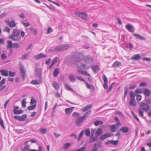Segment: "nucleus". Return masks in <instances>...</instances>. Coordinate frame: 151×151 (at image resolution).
Listing matches in <instances>:
<instances>
[{"label":"nucleus","mask_w":151,"mask_h":151,"mask_svg":"<svg viewBox=\"0 0 151 151\" xmlns=\"http://www.w3.org/2000/svg\"><path fill=\"white\" fill-rule=\"evenodd\" d=\"M91 111L90 110L86 112L82 116H80L77 118L76 122L75 124L77 126H80L83 121L85 120L88 115L90 114Z\"/></svg>","instance_id":"nucleus-1"},{"label":"nucleus","mask_w":151,"mask_h":151,"mask_svg":"<svg viewBox=\"0 0 151 151\" xmlns=\"http://www.w3.org/2000/svg\"><path fill=\"white\" fill-rule=\"evenodd\" d=\"M70 46L69 44H64L59 45L54 48V51L55 52H63L70 48Z\"/></svg>","instance_id":"nucleus-2"},{"label":"nucleus","mask_w":151,"mask_h":151,"mask_svg":"<svg viewBox=\"0 0 151 151\" xmlns=\"http://www.w3.org/2000/svg\"><path fill=\"white\" fill-rule=\"evenodd\" d=\"M20 33V31L19 30L17 29H14L12 33L9 36V38L11 39L12 40L14 41H18L21 38L20 37L19 39H17L14 37L18 36Z\"/></svg>","instance_id":"nucleus-3"},{"label":"nucleus","mask_w":151,"mask_h":151,"mask_svg":"<svg viewBox=\"0 0 151 151\" xmlns=\"http://www.w3.org/2000/svg\"><path fill=\"white\" fill-rule=\"evenodd\" d=\"M19 69L21 75L22 77V79L24 81L26 75V70L25 69L24 67L22 65H21L20 66Z\"/></svg>","instance_id":"nucleus-4"},{"label":"nucleus","mask_w":151,"mask_h":151,"mask_svg":"<svg viewBox=\"0 0 151 151\" xmlns=\"http://www.w3.org/2000/svg\"><path fill=\"white\" fill-rule=\"evenodd\" d=\"M36 73L35 75L36 77H37L39 79H41L42 69L40 68H37V66L35 67Z\"/></svg>","instance_id":"nucleus-5"},{"label":"nucleus","mask_w":151,"mask_h":151,"mask_svg":"<svg viewBox=\"0 0 151 151\" xmlns=\"http://www.w3.org/2000/svg\"><path fill=\"white\" fill-rule=\"evenodd\" d=\"M78 15L83 19L87 20V15L86 13L83 12H79L78 13Z\"/></svg>","instance_id":"nucleus-6"},{"label":"nucleus","mask_w":151,"mask_h":151,"mask_svg":"<svg viewBox=\"0 0 151 151\" xmlns=\"http://www.w3.org/2000/svg\"><path fill=\"white\" fill-rule=\"evenodd\" d=\"M27 117V115L26 114H24L20 116H14V118L19 121H23L25 120Z\"/></svg>","instance_id":"nucleus-7"},{"label":"nucleus","mask_w":151,"mask_h":151,"mask_svg":"<svg viewBox=\"0 0 151 151\" xmlns=\"http://www.w3.org/2000/svg\"><path fill=\"white\" fill-rule=\"evenodd\" d=\"M83 60L85 62L89 63H92L94 61L93 58L90 55H87L84 57Z\"/></svg>","instance_id":"nucleus-8"},{"label":"nucleus","mask_w":151,"mask_h":151,"mask_svg":"<svg viewBox=\"0 0 151 151\" xmlns=\"http://www.w3.org/2000/svg\"><path fill=\"white\" fill-rule=\"evenodd\" d=\"M140 107L141 109L145 111H147L150 109V106L145 103H143L140 105Z\"/></svg>","instance_id":"nucleus-9"},{"label":"nucleus","mask_w":151,"mask_h":151,"mask_svg":"<svg viewBox=\"0 0 151 151\" xmlns=\"http://www.w3.org/2000/svg\"><path fill=\"white\" fill-rule=\"evenodd\" d=\"M125 28L128 31L131 32H133L135 31V29L133 26L130 24L126 25Z\"/></svg>","instance_id":"nucleus-10"},{"label":"nucleus","mask_w":151,"mask_h":151,"mask_svg":"<svg viewBox=\"0 0 151 151\" xmlns=\"http://www.w3.org/2000/svg\"><path fill=\"white\" fill-rule=\"evenodd\" d=\"M81 54H77L73 57V60L75 62H78L81 61Z\"/></svg>","instance_id":"nucleus-11"},{"label":"nucleus","mask_w":151,"mask_h":151,"mask_svg":"<svg viewBox=\"0 0 151 151\" xmlns=\"http://www.w3.org/2000/svg\"><path fill=\"white\" fill-rule=\"evenodd\" d=\"M141 58V57L139 54H137L133 55L131 58V60H138Z\"/></svg>","instance_id":"nucleus-12"},{"label":"nucleus","mask_w":151,"mask_h":151,"mask_svg":"<svg viewBox=\"0 0 151 151\" xmlns=\"http://www.w3.org/2000/svg\"><path fill=\"white\" fill-rule=\"evenodd\" d=\"M47 55L41 53L35 56V58L37 60L39 59L40 58H46Z\"/></svg>","instance_id":"nucleus-13"},{"label":"nucleus","mask_w":151,"mask_h":151,"mask_svg":"<svg viewBox=\"0 0 151 151\" xmlns=\"http://www.w3.org/2000/svg\"><path fill=\"white\" fill-rule=\"evenodd\" d=\"M133 36L135 37L138 39L139 40H146V39L145 37L141 36L140 35L137 34L133 33Z\"/></svg>","instance_id":"nucleus-14"},{"label":"nucleus","mask_w":151,"mask_h":151,"mask_svg":"<svg viewBox=\"0 0 151 151\" xmlns=\"http://www.w3.org/2000/svg\"><path fill=\"white\" fill-rule=\"evenodd\" d=\"M75 108L74 107H73L69 108H67L65 109V111L66 115H68L72 113L73 109Z\"/></svg>","instance_id":"nucleus-15"},{"label":"nucleus","mask_w":151,"mask_h":151,"mask_svg":"<svg viewBox=\"0 0 151 151\" xmlns=\"http://www.w3.org/2000/svg\"><path fill=\"white\" fill-rule=\"evenodd\" d=\"M98 136H96L94 137L93 136H91L90 137V140L89 142L90 143H92L93 142H96L98 140Z\"/></svg>","instance_id":"nucleus-16"},{"label":"nucleus","mask_w":151,"mask_h":151,"mask_svg":"<svg viewBox=\"0 0 151 151\" xmlns=\"http://www.w3.org/2000/svg\"><path fill=\"white\" fill-rule=\"evenodd\" d=\"M92 107V105L91 104H89L88 105L86 106L85 107L83 108L81 111L83 112H85L89 110V109L91 108Z\"/></svg>","instance_id":"nucleus-17"},{"label":"nucleus","mask_w":151,"mask_h":151,"mask_svg":"<svg viewBox=\"0 0 151 151\" xmlns=\"http://www.w3.org/2000/svg\"><path fill=\"white\" fill-rule=\"evenodd\" d=\"M129 128L126 127H123L120 129V130L123 133H126L127 132L129 131Z\"/></svg>","instance_id":"nucleus-18"},{"label":"nucleus","mask_w":151,"mask_h":151,"mask_svg":"<svg viewBox=\"0 0 151 151\" xmlns=\"http://www.w3.org/2000/svg\"><path fill=\"white\" fill-rule=\"evenodd\" d=\"M42 81V79L39 80H32L31 82L30 83L34 85H37L39 84Z\"/></svg>","instance_id":"nucleus-19"},{"label":"nucleus","mask_w":151,"mask_h":151,"mask_svg":"<svg viewBox=\"0 0 151 151\" xmlns=\"http://www.w3.org/2000/svg\"><path fill=\"white\" fill-rule=\"evenodd\" d=\"M143 93L145 96H149L151 94V91L147 88H145L143 90Z\"/></svg>","instance_id":"nucleus-20"},{"label":"nucleus","mask_w":151,"mask_h":151,"mask_svg":"<svg viewBox=\"0 0 151 151\" xmlns=\"http://www.w3.org/2000/svg\"><path fill=\"white\" fill-rule=\"evenodd\" d=\"M52 85L56 90H57L60 88L59 83L56 81L52 83Z\"/></svg>","instance_id":"nucleus-21"},{"label":"nucleus","mask_w":151,"mask_h":151,"mask_svg":"<svg viewBox=\"0 0 151 151\" xmlns=\"http://www.w3.org/2000/svg\"><path fill=\"white\" fill-rule=\"evenodd\" d=\"M59 73V69L58 68H55L54 70L53 75L54 77H56Z\"/></svg>","instance_id":"nucleus-22"},{"label":"nucleus","mask_w":151,"mask_h":151,"mask_svg":"<svg viewBox=\"0 0 151 151\" xmlns=\"http://www.w3.org/2000/svg\"><path fill=\"white\" fill-rule=\"evenodd\" d=\"M0 73H1V74L5 76H7L8 74V71L7 70H0Z\"/></svg>","instance_id":"nucleus-23"},{"label":"nucleus","mask_w":151,"mask_h":151,"mask_svg":"<svg viewBox=\"0 0 151 151\" xmlns=\"http://www.w3.org/2000/svg\"><path fill=\"white\" fill-rule=\"evenodd\" d=\"M16 24L14 20H12L9 23V26L11 28H12L16 26Z\"/></svg>","instance_id":"nucleus-24"},{"label":"nucleus","mask_w":151,"mask_h":151,"mask_svg":"<svg viewBox=\"0 0 151 151\" xmlns=\"http://www.w3.org/2000/svg\"><path fill=\"white\" fill-rule=\"evenodd\" d=\"M69 79L71 82H75L76 81L74 76L73 74H70L69 75Z\"/></svg>","instance_id":"nucleus-25"},{"label":"nucleus","mask_w":151,"mask_h":151,"mask_svg":"<svg viewBox=\"0 0 151 151\" xmlns=\"http://www.w3.org/2000/svg\"><path fill=\"white\" fill-rule=\"evenodd\" d=\"M135 102V99H131L129 101V105L134 106H135L136 104Z\"/></svg>","instance_id":"nucleus-26"},{"label":"nucleus","mask_w":151,"mask_h":151,"mask_svg":"<svg viewBox=\"0 0 151 151\" xmlns=\"http://www.w3.org/2000/svg\"><path fill=\"white\" fill-rule=\"evenodd\" d=\"M103 133L102 129L101 128L98 129L96 132V134L98 136L100 135Z\"/></svg>","instance_id":"nucleus-27"},{"label":"nucleus","mask_w":151,"mask_h":151,"mask_svg":"<svg viewBox=\"0 0 151 151\" xmlns=\"http://www.w3.org/2000/svg\"><path fill=\"white\" fill-rule=\"evenodd\" d=\"M121 65V63L120 62L117 61H116L112 65V67H116L119 66Z\"/></svg>","instance_id":"nucleus-28"},{"label":"nucleus","mask_w":151,"mask_h":151,"mask_svg":"<svg viewBox=\"0 0 151 151\" xmlns=\"http://www.w3.org/2000/svg\"><path fill=\"white\" fill-rule=\"evenodd\" d=\"M13 47V44L11 40H9L8 41V44L7 46V49L12 48Z\"/></svg>","instance_id":"nucleus-29"},{"label":"nucleus","mask_w":151,"mask_h":151,"mask_svg":"<svg viewBox=\"0 0 151 151\" xmlns=\"http://www.w3.org/2000/svg\"><path fill=\"white\" fill-rule=\"evenodd\" d=\"M78 71L81 73L82 75H86L90 77L91 75L90 74L88 73L86 71H83L81 70H80L78 69Z\"/></svg>","instance_id":"nucleus-30"},{"label":"nucleus","mask_w":151,"mask_h":151,"mask_svg":"<svg viewBox=\"0 0 151 151\" xmlns=\"http://www.w3.org/2000/svg\"><path fill=\"white\" fill-rule=\"evenodd\" d=\"M116 128L117 127L115 124L112 125L110 127V130L112 132H114L116 131Z\"/></svg>","instance_id":"nucleus-31"},{"label":"nucleus","mask_w":151,"mask_h":151,"mask_svg":"<svg viewBox=\"0 0 151 151\" xmlns=\"http://www.w3.org/2000/svg\"><path fill=\"white\" fill-rule=\"evenodd\" d=\"M29 29L30 31L33 33L34 35H37V31L36 28H33L32 27H30Z\"/></svg>","instance_id":"nucleus-32"},{"label":"nucleus","mask_w":151,"mask_h":151,"mask_svg":"<svg viewBox=\"0 0 151 151\" xmlns=\"http://www.w3.org/2000/svg\"><path fill=\"white\" fill-rule=\"evenodd\" d=\"M30 54V52H28L26 54H25L22 55V59H27V56H29Z\"/></svg>","instance_id":"nucleus-33"},{"label":"nucleus","mask_w":151,"mask_h":151,"mask_svg":"<svg viewBox=\"0 0 151 151\" xmlns=\"http://www.w3.org/2000/svg\"><path fill=\"white\" fill-rule=\"evenodd\" d=\"M14 113L15 114H22L23 113V111L22 110H15L13 109Z\"/></svg>","instance_id":"nucleus-34"},{"label":"nucleus","mask_w":151,"mask_h":151,"mask_svg":"<svg viewBox=\"0 0 151 151\" xmlns=\"http://www.w3.org/2000/svg\"><path fill=\"white\" fill-rule=\"evenodd\" d=\"M91 69L92 70L95 72L99 70V69L98 66L93 65L91 66Z\"/></svg>","instance_id":"nucleus-35"},{"label":"nucleus","mask_w":151,"mask_h":151,"mask_svg":"<svg viewBox=\"0 0 151 151\" xmlns=\"http://www.w3.org/2000/svg\"><path fill=\"white\" fill-rule=\"evenodd\" d=\"M138 111L139 113V115L141 117H143V110L139 108L138 109Z\"/></svg>","instance_id":"nucleus-36"},{"label":"nucleus","mask_w":151,"mask_h":151,"mask_svg":"<svg viewBox=\"0 0 151 151\" xmlns=\"http://www.w3.org/2000/svg\"><path fill=\"white\" fill-rule=\"evenodd\" d=\"M103 123V122L100 121H96L94 123V125L96 126H97L99 125H102Z\"/></svg>","instance_id":"nucleus-37"},{"label":"nucleus","mask_w":151,"mask_h":151,"mask_svg":"<svg viewBox=\"0 0 151 151\" xmlns=\"http://www.w3.org/2000/svg\"><path fill=\"white\" fill-rule=\"evenodd\" d=\"M124 99H125L126 96L128 92V88L127 86H125L124 87Z\"/></svg>","instance_id":"nucleus-38"},{"label":"nucleus","mask_w":151,"mask_h":151,"mask_svg":"<svg viewBox=\"0 0 151 151\" xmlns=\"http://www.w3.org/2000/svg\"><path fill=\"white\" fill-rule=\"evenodd\" d=\"M59 60V58L58 57L55 58L52 60V63L54 65V64L57 63L58 61Z\"/></svg>","instance_id":"nucleus-39"},{"label":"nucleus","mask_w":151,"mask_h":151,"mask_svg":"<svg viewBox=\"0 0 151 151\" xmlns=\"http://www.w3.org/2000/svg\"><path fill=\"white\" fill-rule=\"evenodd\" d=\"M85 135L87 137L90 136V131L89 129H85Z\"/></svg>","instance_id":"nucleus-40"},{"label":"nucleus","mask_w":151,"mask_h":151,"mask_svg":"<svg viewBox=\"0 0 151 151\" xmlns=\"http://www.w3.org/2000/svg\"><path fill=\"white\" fill-rule=\"evenodd\" d=\"M71 145V144L69 143H67L65 144L63 147L64 150H67Z\"/></svg>","instance_id":"nucleus-41"},{"label":"nucleus","mask_w":151,"mask_h":151,"mask_svg":"<svg viewBox=\"0 0 151 151\" xmlns=\"http://www.w3.org/2000/svg\"><path fill=\"white\" fill-rule=\"evenodd\" d=\"M14 130L16 132L19 134L23 133L24 132V130L23 129H14Z\"/></svg>","instance_id":"nucleus-42"},{"label":"nucleus","mask_w":151,"mask_h":151,"mask_svg":"<svg viewBox=\"0 0 151 151\" xmlns=\"http://www.w3.org/2000/svg\"><path fill=\"white\" fill-rule=\"evenodd\" d=\"M13 47L14 49H17L20 47V45L18 43H14L13 44Z\"/></svg>","instance_id":"nucleus-43"},{"label":"nucleus","mask_w":151,"mask_h":151,"mask_svg":"<svg viewBox=\"0 0 151 151\" xmlns=\"http://www.w3.org/2000/svg\"><path fill=\"white\" fill-rule=\"evenodd\" d=\"M36 105L35 104L33 106H30L27 108V109L29 111H31L33 110L35 108H36Z\"/></svg>","instance_id":"nucleus-44"},{"label":"nucleus","mask_w":151,"mask_h":151,"mask_svg":"<svg viewBox=\"0 0 151 151\" xmlns=\"http://www.w3.org/2000/svg\"><path fill=\"white\" fill-rule=\"evenodd\" d=\"M26 99L24 98L23 99L22 101V106L23 108H25L26 107Z\"/></svg>","instance_id":"nucleus-45"},{"label":"nucleus","mask_w":151,"mask_h":151,"mask_svg":"<svg viewBox=\"0 0 151 151\" xmlns=\"http://www.w3.org/2000/svg\"><path fill=\"white\" fill-rule=\"evenodd\" d=\"M84 131L83 130H82L78 138V141H79L81 139L82 135L84 134Z\"/></svg>","instance_id":"nucleus-46"},{"label":"nucleus","mask_w":151,"mask_h":151,"mask_svg":"<svg viewBox=\"0 0 151 151\" xmlns=\"http://www.w3.org/2000/svg\"><path fill=\"white\" fill-rule=\"evenodd\" d=\"M111 144L113 145L116 146L118 144V141L117 140H111Z\"/></svg>","instance_id":"nucleus-47"},{"label":"nucleus","mask_w":151,"mask_h":151,"mask_svg":"<svg viewBox=\"0 0 151 151\" xmlns=\"http://www.w3.org/2000/svg\"><path fill=\"white\" fill-rule=\"evenodd\" d=\"M16 73L14 72H12L11 71L9 72V75L11 77L14 76L15 75Z\"/></svg>","instance_id":"nucleus-48"},{"label":"nucleus","mask_w":151,"mask_h":151,"mask_svg":"<svg viewBox=\"0 0 151 151\" xmlns=\"http://www.w3.org/2000/svg\"><path fill=\"white\" fill-rule=\"evenodd\" d=\"M115 84V83H114V82H113L111 83V86H110V87H109V90H108V91H107V93H109L111 91V90L112 87Z\"/></svg>","instance_id":"nucleus-49"},{"label":"nucleus","mask_w":151,"mask_h":151,"mask_svg":"<svg viewBox=\"0 0 151 151\" xmlns=\"http://www.w3.org/2000/svg\"><path fill=\"white\" fill-rule=\"evenodd\" d=\"M0 124L3 129H5V127L4 125L3 121L1 117H0Z\"/></svg>","instance_id":"nucleus-50"},{"label":"nucleus","mask_w":151,"mask_h":151,"mask_svg":"<svg viewBox=\"0 0 151 151\" xmlns=\"http://www.w3.org/2000/svg\"><path fill=\"white\" fill-rule=\"evenodd\" d=\"M29 151H42V147L40 146H39L38 147V150H36L35 149L28 150Z\"/></svg>","instance_id":"nucleus-51"},{"label":"nucleus","mask_w":151,"mask_h":151,"mask_svg":"<svg viewBox=\"0 0 151 151\" xmlns=\"http://www.w3.org/2000/svg\"><path fill=\"white\" fill-rule=\"evenodd\" d=\"M129 95L131 98V99H135L134 93L132 91H130L129 92Z\"/></svg>","instance_id":"nucleus-52"},{"label":"nucleus","mask_w":151,"mask_h":151,"mask_svg":"<svg viewBox=\"0 0 151 151\" xmlns=\"http://www.w3.org/2000/svg\"><path fill=\"white\" fill-rule=\"evenodd\" d=\"M39 131L40 132L43 134H45L47 132V130L45 128H40L39 129Z\"/></svg>","instance_id":"nucleus-53"},{"label":"nucleus","mask_w":151,"mask_h":151,"mask_svg":"<svg viewBox=\"0 0 151 151\" xmlns=\"http://www.w3.org/2000/svg\"><path fill=\"white\" fill-rule=\"evenodd\" d=\"M72 116L74 117H76V116H77L79 117H80V114L77 112H75L73 113L72 115Z\"/></svg>","instance_id":"nucleus-54"},{"label":"nucleus","mask_w":151,"mask_h":151,"mask_svg":"<svg viewBox=\"0 0 151 151\" xmlns=\"http://www.w3.org/2000/svg\"><path fill=\"white\" fill-rule=\"evenodd\" d=\"M37 103V101L35 99H31L30 104L31 105H32L34 104H36Z\"/></svg>","instance_id":"nucleus-55"},{"label":"nucleus","mask_w":151,"mask_h":151,"mask_svg":"<svg viewBox=\"0 0 151 151\" xmlns=\"http://www.w3.org/2000/svg\"><path fill=\"white\" fill-rule=\"evenodd\" d=\"M53 31V30L52 29V28L50 27H48V29H47V34H49L52 32Z\"/></svg>","instance_id":"nucleus-56"},{"label":"nucleus","mask_w":151,"mask_h":151,"mask_svg":"<svg viewBox=\"0 0 151 151\" xmlns=\"http://www.w3.org/2000/svg\"><path fill=\"white\" fill-rule=\"evenodd\" d=\"M6 79L5 78L3 79L0 82V87L2 86L5 83Z\"/></svg>","instance_id":"nucleus-57"},{"label":"nucleus","mask_w":151,"mask_h":151,"mask_svg":"<svg viewBox=\"0 0 151 151\" xmlns=\"http://www.w3.org/2000/svg\"><path fill=\"white\" fill-rule=\"evenodd\" d=\"M1 58L3 60H4L7 58V56L4 53H2L1 55Z\"/></svg>","instance_id":"nucleus-58"},{"label":"nucleus","mask_w":151,"mask_h":151,"mask_svg":"<svg viewBox=\"0 0 151 151\" xmlns=\"http://www.w3.org/2000/svg\"><path fill=\"white\" fill-rule=\"evenodd\" d=\"M65 86L66 88L67 89L71 91H74L72 88L70 87L67 84H65Z\"/></svg>","instance_id":"nucleus-59"},{"label":"nucleus","mask_w":151,"mask_h":151,"mask_svg":"<svg viewBox=\"0 0 151 151\" xmlns=\"http://www.w3.org/2000/svg\"><path fill=\"white\" fill-rule=\"evenodd\" d=\"M106 138H106V136L105 135V134H104V135H101L100 137V139L101 140H103L104 139H106Z\"/></svg>","instance_id":"nucleus-60"},{"label":"nucleus","mask_w":151,"mask_h":151,"mask_svg":"<svg viewBox=\"0 0 151 151\" xmlns=\"http://www.w3.org/2000/svg\"><path fill=\"white\" fill-rule=\"evenodd\" d=\"M76 78L78 79L80 81L84 82H85V80L81 76H77L76 77Z\"/></svg>","instance_id":"nucleus-61"},{"label":"nucleus","mask_w":151,"mask_h":151,"mask_svg":"<svg viewBox=\"0 0 151 151\" xmlns=\"http://www.w3.org/2000/svg\"><path fill=\"white\" fill-rule=\"evenodd\" d=\"M136 92L137 93H142L143 92L142 89L140 88H139L136 89Z\"/></svg>","instance_id":"nucleus-62"},{"label":"nucleus","mask_w":151,"mask_h":151,"mask_svg":"<svg viewBox=\"0 0 151 151\" xmlns=\"http://www.w3.org/2000/svg\"><path fill=\"white\" fill-rule=\"evenodd\" d=\"M147 83L145 82H142L141 83L139 84V86L140 87H142L143 86H147Z\"/></svg>","instance_id":"nucleus-63"},{"label":"nucleus","mask_w":151,"mask_h":151,"mask_svg":"<svg viewBox=\"0 0 151 151\" xmlns=\"http://www.w3.org/2000/svg\"><path fill=\"white\" fill-rule=\"evenodd\" d=\"M85 150L86 148L84 147H82L75 151H85Z\"/></svg>","instance_id":"nucleus-64"}]
</instances>
